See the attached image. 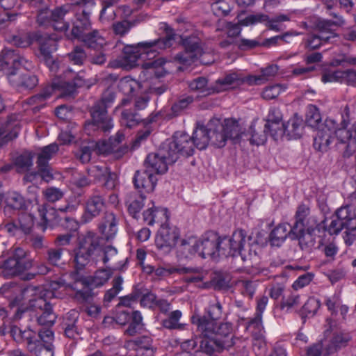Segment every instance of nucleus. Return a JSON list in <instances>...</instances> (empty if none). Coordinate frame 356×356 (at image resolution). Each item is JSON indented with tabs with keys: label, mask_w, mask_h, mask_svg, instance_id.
<instances>
[{
	"label": "nucleus",
	"mask_w": 356,
	"mask_h": 356,
	"mask_svg": "<svg viewBox=\"0 0 356 356\" xmlns=\"http://www.w3.org/2000/svg\"><path fill=\"white\" fill-rule=\"evenodd\" d=\"M175 40V34L171 29L166 35L156 40L138 42L137 44L126 45L122 50L121 61L122 65L131 68L136 67L140 60H148L142 64L144 70H152L156 77H163L167 71L163 66L165 60L163 58H158L154 60L159 54V50L165 49L172 46Z\"/></svg>",
	"instance_id": "f257e3e1"
},
{
	"label": "nucleus",
	"mask_w": 356,
	"mask_h": 356,
	"mask_svg": "<svg viewBox=\"0 0 356 356\" xmlns=\"http://www.w3.org/2000/svg\"><path fill=\"white\" fill-rule=\"evenodd\" d=\"M192 323L200 334V351L196 356L204 354L213 356L224 350H229L238 339L233 333V325L229 322L209 321L206 316L192 318Z\"/></svg>",
	"instance_id": "f03ea898"
},
{
	"label": "nucleus",
	"mask_w": 356,
	"mask_h": 356,
	"mask_svg": "<svg viewBox=\"0 0 356 356\" xmlns=\"http://www.w3.org/2000/svg\"><path fill=\"white\" fill-rule=\"evenodd\" d=\"M75 19L70 32L71 39H76L88 48L100 49L105 44L104 38L97 29H92L90 15L95 6L94 0H72Z\"/></svg>",
	"instance_id": "7ed1b4c3"
},
{
	"label": "nucleus",
	"mask_w": 356,
	"mask_h": 356,
	"mask_svg": "<svg viewBox=\"0 0 356 356\" xmlns=\"http://www.w3.org/2000/svg\"><path fill=\"white\" fill-rule=\"evenodd\" d=\"M10 334L17 343H26L28 351L35 356H54V346L52 343L54 334L50 329L34 331L29 327L22 330L12 325Z\"/></svg>",
	"instance_id": "20e7f679"
},
{
	"label": "nucleus",
	"mask_w": 356,
	"mask_h": 356,
	"mask_svg": "<svg viewBox=\"0 0 356 356\" xmlns=\"http://www.w3.org/2000/svg\"><path fill=\"white\" fill-rule=\"evenodd\" d=\"M33 266V259L28 257L27 252L22 248H16L11 255L1 264L6 277H13L22 275L24 280H31L37 275H47L50 268L44 262L37 264L35 272L24 273Z\"/></svg>",
	"instance_id": "39448f33"
},
{
	"label": "nucleus",
	"mask_w": 356,
	"mask_h": 356,
	"mask_svg": "<svg viewBox=\"0 0 356 356\" xmlns=\"http://www.w3.org/2000/svg\"><path fill=\"white\" fill-rule=\"evenodd\" d=\"M99 251L100 238L96 233L89 231L79 238V245L74 249L71 258L73 270L70 277L74 283L83 275L86 267Z\"/></svg>",
	"instance_id": "423d86ee"
},
{
	"label": "nucleus",
	"mask_w": 356,
	"mask_h": 356,
	"mask_svg": "<svg viewBox=\"0 0 356 356\" xmlns=\"http://www.w3.org/2000/svg\"><path fill=\"white\" fill-rule=\"evenodd\" d=\"M292 240H298L302 250L314 245L315 236L326 237L327 235H334V219L325 218L321 222L316 223L315 226L309 225L299 227L296 230L291 231Z\"/></svg>",
	"instance_id": "0eeeda50"
},
{
	"label": "nucleus",
	"mask_w": 356,
	"mask_h": 356,
	"mask_svg": "<svg viewBox=\"0 0 356 356\" xmlns=\"http://www.w3.org/2000/svg\"><path fill=\"white\" fill-rule=\"evenodd\" d=\"M196 135L200 136L197 148L200 150L205 149L209 143L216 147H223L227 140L223 124L216 118L210 120L205 126L198 127L196 129Z\"/></svg>",
	"instance_id": "6e6552de"
},
{
	"label": "nucleus",
	"mask_w": 356,
	"mask_h": 356,
	"mask_svg": "<svg viewBox=\"0 0 356 356\" xmlns=\"http://www.w3.org/2000/svg\"><path fill=\"white\" fill-rule=\"evenodd\" d=\"M200 140V136L196 135V129L191 137L188 134L177 131L171 140H168L163 145L169 152V157L172 161H177L180 156H190L194 153L195 147Z\"/></svg>",
	"instance_id": "1a4fd4ad"
},
{
	"label": "nucleus",
	"mask_w": 356,
	"mask_h": 356,
	"mask_svg": "<svg viewBox=\"0 0 356 356\" xmlns=\"http://www.w3.org/2000/svg\"><path fill=\"white\" fill-rule=\"evenodd\" d=\"M112 273L110 270L102 268L97 270L92 275H85L74 283V285L81 284V289L75 293L78 300L87 302L95 296L94 289L103 286L111 278Z\"/></svg>",
	"instance_id": "9d476101"
},
{
	"label": "nucleus",
	"mask_w": 356,
	"mask_h": 356,
	"mask_svg": "<svg viewBox=\"0 0 356 356\" xmlns=\"http://www.w3.org/2000/svg\"><path fill=\"white\" fill-rule=\"evenodd\" d=\"M179 43L184 51L177 54L174 57V60L179 64L190 66L204 52L202 41L196 34L181 35Z\"/></svg>",
	"instance_id": "9b49d317"
},
{
	"label": "nucleus",
	"mask_w": 356,
	"mask_h": 356,
	"mask_svg": "<svg viewBox=\"0 0 356 356\" xmlns=\"http://www.w3.org/2000/svg\"><path fill=\"white\" fill-rule=\"evenodd\" d=\"M68 10L66 6L58 7L54 10L48 8L39 9L36 16V22L40 27L52 28L58 31H67L69 23L65 21Z\"/></svg>",
	"instance_id": "f8f14e48"
},
{
	"label": "nucleus",
	"mask_w": 356,
	"mask_h": 356,
	"mask_svg": "<svg viewBox=\"0 0 356 356\" xmlns=\"http://www.w3.org/2000/svg\"><path fill=\"white\" fill-rule=\"evenodd\" d=\"M77 204L70 202H67L65 205L60 207L58 209L47 204L39 206L38 211L40 221L38 223V226L40 227L43 232L48 227L53 228L60 222V217L58 215V211L61 213H73L77 209Z\"/></svg>",
	"instance_id": "ddd939ff"
},
{
	"label": "nucleus",
	"mask_w": 356,
	"mask_h": 356,
	"mask_svg": "<svg viewBox=\"0 0 356 356\" xmlns=\"http://www.w3.org/2000/svg\"><path fill=\"white\" fill-rule=\"evenodd\" d=\"M222 237L213 232H208L200 240L199 256L202 258L218 259L220 256L225 257L227 252L223 246Z\"/></svg>",
	"instance_id": "4468645a"
},
{
	"label": "nucleus",
	"mask_w": 356,
	"mask_h": 356,
	"mask_svg": "<svg viewBox=\"0 0 356 356\" xmlns=\"http://www.w3.org/2000/svg\"><path fill=\"white\" fill-rule=\"evenodd\" d=\"M63 76H56L52 79L51 87L53 92L58 90L63 96H72L76 92L77 88L82 87L85 81L76 72L67 70L63 72Z\"/></svg>",
	"instance_id": "2eb2a0df"
},
{
	"label": "nucleus",
	"mask_w": 356,
	"mask_h": 356,
	"mask_svg": "<svg viewBox=\"0 0 356 356\" xmlns=\"http://www.w3.org/2000/svg\"><path fill=\"white\" fill-rule=\"evenodd\" d=\"M223 240V246L227 254L225 257H241L242 261H245L247 259V254L245 246L247 243V239L250 240V237H248L247 232L244 229H236L232 236L222 237Z\"/></svg>",
	"instance_id": "dca6fc26"
},
{
	"label": "nucleus",
	"mask_w": 356,
	"mask_h": 356,
	"mask_svg": "<svg viewBox=\"0 0 356 356\" xmlns=\"http://www.w3.org/2000/svg\"><path fill=\"white\" fill-rule=\"evenodd\" d=\"M326 326L323 337L305 348L306 356H330L334 353V330L331 317L326 319Z\"/></svg>",
	"instance_id": "f3484780"
},
{
	"label": "nucleus",
	"mask_w": 356,
	"mask_h": 356,
	"mask_svg": "<svg viewBox=\"0 0 356 356\" xmlns=\"http://www.w3.org/2000/svg\"><path fill=\"white\" fill-rule=\"evenodd\" d=\"M31 307L33 314L30 316H34L39 325L51 327L54 324L56 316L52 305L44 297L31 300Z\"/></svg>",
	"instance_id": "a211bd4d"
},
{
	"label": "nucleus",
	"mask_w": 356,
	"mask_h": 356,
	"mask_svg": "<svg viewBox=\"0 0 356 356\" xmlns=\"http://www.w3.org/2000/svg\"><path fill=\"white\" fill-rule=\"evenodd\" d=\"M179 237V231L175 227L163 222L157 232L155 245L163 253H168L176 245Z\"/></svg>",
	"instance_id": "6ab92c4d"
},
{
	"label": "nucleus",
	"mask_w": 356,
	"mask_h": 356,
	"mask_svg": "<svg viewBox=\"0 0 356 356\" xmlns=\"http://www.w3.org/2000/svg\"><path fill=\"white\" fill-rule=\"evenodd\" d=\"M40 38L36 40L35 42L39 44L40 55L49 71L56 74L58 70V63L54 60L51 54L57 50L58 42L55 39L49 35H43L40 32Z\"/></svg>",
	"instance_id": "aec40b11"
},
{
	"label": "nucleus",
	"mask_w": 356,
	"mask_h": 356,
	"mask_svg": "<svg viewBox=\"0 0 356 356\" xmlns=\"http://www.w3.org/2000/svg\"><path fill=\"white\" fill-rule=\"evenodd\" d=\"M169 152L162 144L157 153H149L145 160L146 170L156 174H163L168 170V165L176 161H172L169 157Z\"/></svg>",
	"instance_id": "412c9836"
},
{
	"label": "nucleus",
	"mask_w": 356,
	"mask_h": 356,
	"mask_svg": "<svg viewBox=\"0 0 356 356\" xmlns=\"http://www.w3.org/2000/svg\"><path fill=\"white\" fill-rule=\"evenodd\" d=\"M106 209V200L103 195L99 193H93L86 202L84 213L81 217V221L88 223Z\"/></svg>",
	"instance_id": "4be33fe9"
},
{
	"label": "nucleus",
	"mask_w": 356,
	"mask_h": 356,
	"mask_svg": "<svg viewBox=\"0 0 356 356\" xmlns=\"http://www.w3.org/2000/svg\"><path fill=\"white\" fill-rule=\"evenodd\" d=\"M334 136V120L327 119L321 124L314 138L313 146L319 152H326Z\"/></svg>",
	"instance_id": "5701e85b"
},
{
	"label": "nucleus",
	"mask_w": 356,
	"mask_h": 356,
	"mask_svg": "<svg viewBox=\"0 0 356 356\" xmlns=\"http://www.w3.org/2000/svg\"><path fill=\"white\" fill-rule=\"evenodd\" d=\"M101 104L95 102L90 108L92 122L97 129L104 133L110 132L114 126L113 120L108 114V109Z\"/></svg>",
	"instance_id": "b1692460"
},
{
	"label": "nucleus",
	"mask_w": 356,
	"mask_h": 356,
	"mask_svg": "<svg viewBox=\"0 0 356 356\" xmlns=\"http://www.w3.org/2000/svg\"><path fill=\"white\" fill-rule=\"evenodd\" d=\"M19 66L25 69L32 67V63L24 57L16 53V50L11 49H3L0 52V71L12 67L15 70Z\"/></svg>",
	"instance_id": "393cba45"
},
{
	"label": "nucleus",
	"mask_w": 356,
	"mask_h": 356,
	"mask_svg": "<svg viewBox=\"0 0 356 356\" xmlns=\"http://www.w3.org/2000/svg\"><path fill=\"white\" fill-rule=\"evenodd\" d=\"M90 170L95 181L106 190H114L119 184L117 174L111 172L106 165H94Z\"/></svg>",
	"instance_id": "a878e982"
},
{
	"label": "nucleus",
	"mask_w": 356,
	"mask_h": 356,
	"mask_svg": "<svg viewBox=\"0 0 356 356\" xmlns=\"http://www.w3.org/2000/svg\"><path fill=\"white\" fill-rule=\"evenodd\" d=\"M21 67L26 70L31 68L25 69L23 66H19L15 70H11L8 74L10 82L17 88L33 89L38 83L37 76L29 72H23Z\"/></svg>",
	"instance_id": "bb28decb"
},
{
	"label": "nucleus",
	"mask_w": 356,
	"mask_h": 356,
	"mask_svg": "<svg viewBox=\"0 0 356 356\" xmlns=\"http://www.w3.org/2000/svg\"><path fill=\"white\" fill-rule=\"evenodd\" d=\"M157 178L149 170H137L133 178V183L138 193L144 194L152 192L156 185Z\"/></svg>",
	"instance_id": "cd10ccee"
},
{
	"label": "nucleus",
	"mask_w": 356,
	"mask_h": 356,
	"mask_svg": "<svg viewBox=\"0 0 356 356\" xmlns=\"http://www.w3.org/2000/svg\"><path fill=\"white\" fill-rule=\"evenodd\" d=\"M0 200L4 204V211L6 213L25 211L29 204L24 197L16 191H8L2 194Z\"/></svg>",
	"instance_id": "c85d7f7f"
},
{
	"label": "nucleus",
	"mask_w": 356,
	"mask_h": 356,
	"mask_svg": "<svg viewBox=\"0 0 356 356\" xmlns=\"http://www.w3.org/2000/svg\"><path fill=\"white\" fill-rule=\"evenodd\" d=\"M177 256L181 259H189L200 250V240L194 236L182 238L176 244Z\"/></svg>",
	"instance_id": "c756f323"
},
{
	"label": "nucleus",
	"mask_w": 356,
	"mask_h": 356,
	"mask_svg": "<svg viewBox=\"0 0 356 356\" xmlns=\"http://www.w3.org/2000/svg\"><path fill=\"white\" fill-rule=\"evenodd\" d=\"M21 127L17 120L8 119L0 125V147L15 140L19 136Z\"/></svg>",
	"instance_id": "7c9ffc66"
},
{
	"label": "nucleus",
	"mask_w": 356,
	"mask_h": 356,
	"mask_svg": "<svg viewBox=\"0 0 356 356\" xmlns=\"http://www.w3.org/2000/svg\"><path fill=\"white\" fill-rule=\"evenodd\" d=\"M152 206L143 213V221L149 226L155 223L161 224L169 220L168 210L166 208L155 207L154 202H151Z\"/></svg>",
	"instance_id": "2f4dec72"
},
{
	"label": "nucleus",
	"mask_w": 356,
	"mask_h": 356,
	"mask_svg": "<svg viewBox=\"0 0 356 356\" xmlns=\"http://www.w3.org/2000/svg\"><path fill=\"white\" fill-rule=\"evenodd\" d=\"M335 136L342 143H347L344 151L345 156H350L356 152V122L352 129H339L335 131Z\"/></svg>",
	"instance_id": "473e14b6"
},
{
	"label": "nucleus",
	"mask_w": 356,
	"mask_h": 356,
	"mask_svg": "<svg viewBox=\"0 0 356 356\" xmlns=\"http://www.w3.org/2000/svg\"><path fill=\"white\" fill-rule=\"evenodd\" d=\"M241 324L245 325V329L248 330L254 339L263 340L264 339V326L263 323V317L254 315L252 318H240Z\"/></svg>",
	"instance_id": "72a5a7b5"
},
{
	"label": "nucleus",
	"mask_w": 356,
	"mask_h": 356,
	"mask_svg": "<svg viewBox=\"0 0 356 356\" xmlns=\"http://www.w3.org/2000/svg\"><path fill=\"white\" fill-rule=\"evenodd\" d=\"M292 225L287 222L278 224L271 230L269 241L271 245L280 247L289 237L292 239Z\"/></svg>",
	"instance_id": "f704fd0d"
},
{
	"label": "nucleus",
	"mask_w": 356,
	"mask_h": 356,
	"mask_svg": "<svg viewBox=\"0 0 356 356\" xmlns=\"http://www.w3.org/2000/svg\"><path fill=\"white\" fill-rule=\"evenodd\" d=\"M140 88V83L131 76H125L121 79L118 83V88L120 92L127 97L121 100V102L116 106L115 110L129 104L131 102L129 96L134 95L136 90Z\"/></svg>",
	"instance_id": "c9c22d12"
},
{
	"label": "nucleus",
	"mask_w": 356,
	"mask_h": 356,
	"mask_svg": "<svg viewBox=\"0 0 356 356\" xmlns=\"http://www.w3.org/2000/svg\"><path fill=\"white\" fill-rule=\"evenodd\" d=\"M146 197L144 194L137 192H131L127 194L125 200V205L127 207L129 214L134 219H138L141 209L145 205Z\"/></svg>",
	"instance_id": "e433bc0d"
},
{
	"label": "nucleus",
	"mask_w": 356,
	"mask_h": 356,
	"mask_svg": "<svg viewBox=\"0 0 356 356\" xmlns=\"http://www.w3.org/2000/svg\"><path fill=\"white\" fill-rule=\"evenodd\" d=\"M304 122L301 117L295 113L284 125V134L289 140L298 139L303 133Z\"/></svg>",
	"instance_id": "4c0bfd02"
},
{
	"label": "nucleus",
	"mask_w": 356,
	"mask_h": 356,
	"mask_svg": "<svg viewBox=\"0 0 356 356\" xmlns=\"http://www.w3.org/2000/svg\"><path fill=\"white\" fill-rule=\"evenodd\" d=\"M240 73L238 72H229L216 81L217 91H224L229 88L240 86Z\"/></svg>",
	"instance_id": "58836bf2"
},
{
	"label": "nucleus",
	"mask_w": 356,
	"mask_h": 356,
	"mask_svg": "<svg viewBox=\"0 0 356 356\" xmlns=\"http://www.w3.org/2000/svg\"><path fill=\"white\" fill-rule=\"evenodd\" d=\"M99 229L106 241H110L115 238L118 232V221L115 216L111 213L99 225Z\"/></svg>",
	"instance_id": "ea45409f"
},
{
	"label": "nucleus",
	"mask_w": 356,
	"mask_h": 356,
	"mask_svg": "<svg viewBox=\"0 0 356 356\" xmlns=\"http://www.w3.org/2000/svg\"><path fill=\"white\" fill-rule=\"evenodd\" d=\"M309 213L310 209L306 204H301L298 207L294 216L295 222L292 225V229L293 231L296 230L299 227L309 226L308 223L310 221L314 222V225L317 223L314 218L309 217Z\"/></svg>",
	"instance_id": "a19ab883"
},
{
	"label": "nucleus",
	"mask_w": 356,
	"mask_h": 356,
	"mask_svg": "<svg viewBox=\"0 0 356 356\" xmlns=\"http://www.w3.org/2000/svg\"><path fill=\"white\" fill-rule=\"evenodd\" d=\"M53 92L52 87L50 85H47L40 92L29 97L26 99V103L30 106H33V110L39 111L44 107L46 101L51 97Z\"/></svg>",
	"instance_id": "79ce46f5"
},
{
	"label": "nucleus",
	"mask_w": 356,
	"mask_h": 356,
	"mask_svg": "<svg viewBox=\"0 0 356 356\" xmlns=\"http://www.w3.org/2000/svg\"><path fill=\"white\" fill-rule=\"evenodd\" d=\"M124 139V134L118 131L115 136L109 138L108 141H103L102 143H97V147L101 153L103 154H109L115 151L118 146Z\"/></svg>",
	"instance_id": "37998d69"
},
{
	"label": "nucleus",
	"mask_w": 356,
	"mask_h": 356,
	"mask_svg": "<svg viewBox=\"0 0 356 356\" xmlns=\"http://www.w3.org/2000/svg\"><path fill=\"white\" fill-rule=\"evenodd\" d=\"M335 235H337L340 229L352 224H355L354 217L351 216L349 207L346 206L341 207L335 212Z\"/></svg>",
	"instance_id": "c03bdc74"
},
{
	"label": "nucleus",
	"mask_w": 356,
	"mask_h": 356,
	"mask_svg": "<svg viewBox=\"0 0 356 356\" xmlns=\"http://www.w3.org/2000/svg\"><path fill=\"white\" fill-rule=\"evenodd\" d=\"M40 38V31H30L24 34L13 35L12 43L17 47L26 48Z\"/></svg>",
	"instance_id": "a18cd8bd"
},
{
	"label": "nucleus",
	"mask_w": 356,
	"mask_h": 356,
	"mask_svg": "<svg viewBox=\"0 0 356 356\" xmlns=\"http://www.w3.org/2000/svg\"><path fill=\"white\" fill-rule=\"evenodd\" d=\"M225 134L227 140H230L233 143H238L241 140L242 133L238 123L236 120L226 119L223 124Z\"/></svg>",
	"instance_id": "49530a36"
},
{
	"label": "nucleus",
	"mask_w": 356,
	"mask_h": 356,
	"mask_svg": "<svg viewBox=\"0 0 356 356\" xmlns=\"http://www.w3.org/2000/svg\"><path fill=\"white\" fill-rule=\"evenodd\" d=\"M123 279L121 276L114 277L112 281V287L106 290L103 298V304L105 307H109L110 303L116 298V296L122 291Z\"/></svg>",
	"instance_id": "de8ad7c7"
},
{
	"label": "nucleus",
	"mask_w": 356,
	"mask_h": 356,
	"mask_svg": "<svg viewBox=\"0 0 356 356\" xmlns=\"http://www.w3.org/2000/svg\"><path fill=\"white\" fill-rule=\"evenodd\" d=\"M59 147L56 143H51L41 148L37 157V165L46 166L49 161L58 152Z\"/></svg>",
	"instance_id": "09e8293b"
},
{
	"label": "nucleus",
	"mask_w": 356,
	"mask_h": 356,
	"mask_svg": "<svg viewBox=\"0 0 356 356\" xmlns=\"http://www.w3.org/2000/svg\"><path fill=\"white\" fill-rule=\"evenodd\" d=\"M33 154L30 151H24L13 159V164L18 172H27L33 165Z\"/></svg>",
	"instance_id": "8fccbe9b"
},
{
	"label": "nucleus",
	"mask_w": 356,
	"mask_h": 356,
	"mask_svg": "<svg viewBox=\"0 0 356 356\" xmlns=\"http://www.w3.org/2000/svg\"><path fill=\"white\" fill-rule=\"evenodd\" d=\"M182 313L180 310L172 311L168 318L162 321L163 327L168 330H186L188 325L179 322Z\"/></svg>",
	"instance_id": "3c124183"
},
{
	"label": "nucleus",
	"mask_w": 356,
	"mask_h": 356,
	"mask_svg": "<svg viewBox=\"0 0 356 356\" xmlns=\"http://www.w3.org/2000/svg\"><path fill=\"white\" fill-rule=\"evenodd\" d=\"M78 316L74 312H70L67 314V319L63 322V328L65 335L70 339H75L80 333L76 325Z\"/></svg>",
	"instance_id": "603ef678"
},
{
	"label": "nucleus",
	"mask_w": 356,
	"mask_h": 356,
	"mask_svg": "<svg viewBox=\"0 0 356 356\" xmlns=\"http://www.w3.org/2000/svg\"><path fill=\"white\" fill-rule=\"evenodd\" d=\"M120 122L122 125L131 129L142 122L140 114L131 109H124L121 113Z\"/></svg>",
	"instance_id": "864d4df0"
},
{
	"label": "nucleus",
	"mask_w": 356,
	"mask_h": 356,
	"mask_svg": "<svg viewBox=\"0 0 356 356\" xmlns=\"http://www.w3.org/2000/svg\"><path fill=\"white\" fill-rule=\"evenodd\" d=\"M188 272L187 268H179L177 266L166 264L163 266H158L154 270V275L159 278L169 277L173 274H185Z\"/></svg>",
	"instance_id": "5fc2aeb1"
},
{
	"label": "nucleus",
	"mask_w": 356,
	"mask_h": 356,
	"mask_svg": "<svg viewBox=\"0 0 356 356\" xmlns=\"http://www.w3.org/2000/svg\"><path fill=\"white\" fill-rule=\"evenodd\" d=\"M131 318L126 332L129 335H134L143 328V316L140 312L133 311L130 314Z\"/></svg>",
	"instance_id": "6e6d98bb"
},
{
	"label": "nucleus",
	"mask_w": 356,
	"mask_h": 356,
	"mask_svg": "<svg viewBox=\"0 0 356 356\" xmlns=\"http://www.w3.org/2000/svg\"><path fill=\"white\" fill-rule=\"evenodd\" d=\"M38 166V171L34 172L27 173L24 176V179L27 181H33L35 177L39 175L42 179L44 181L49 182L50 180L53 179V175L51 170V168L49 164H47L46 166Z\"/></svg>",
	"instance_id": "4d7b16f0"
},
{
	"label": "nucleus",
	"mask_w": 356,
	"mask_h": 356,
	"mask_svg": "<svg viewBox=\"0 0 356 356\" xmlns=\"http://www.w3.org/2000/svg\"><path fill=\"white\" fill-rule=\"evenodd\" d=\"M321 121V116L318 108L312 104L308 106L306 113L305 123L312 128H320L319 124Z\"/></svg>",
	"instance_id": "13d9d810"
},
{
	"label": "nucleus",
	"mask_w": 356,
	"mask_h": 356,
	"mask_svg": "<svg viewBox=\"0 0 356 356\" xmlns=\"http://www.w3.org/2000/svg\"><path fill=\"white\" fill-rule=\"evenodd\" d=\"M206 314L209 321H218L221 318L222 315V306L218 299L209 302L206 309Z\"/></svg>",
	"instance_id": "bf43d9fd"
},
{
	"label": "nucleus",
	"mask_w": 356,
	"mask_h": 356,
	"mask_svg": "<svg viewBox=\"0 0 356 356\" xmlns=\"http://www.w3.org/2000/svg\"><path fill=\"white\" fill-rule=\"evenodd\" d=\"M21 232L29 234L34 225V216L31 213H22L17 220Z\"/></svg>",
	"instance_id": "052dcab7"
},
{
	"label": "nucleus",
	"mask_w": 356,
	"mask_h": 356,
	"mask_svg": "<svg viewBox=\"0 0 356 356\" xmlns=\"http://www.w3.org/2000/svg\"><path fill=\"white\" fill-rule=\"evenodd\" d=\"M237 286L240 288L241 293L243 296L252 299L257 286L255 282L249 280H242L237 282Z\"/></svg>",
	"instance_id": "680f3d73"
},
{
	"label": "nucleus",
	"mask_w": 356,
	"mask_h": 356,
	"mask_svg": "<svg viewBox=\"0 0 356 356\" xmlns=\"http://www.w3.org/2000/svg\"><path fill=\"white\" fill-rule=\"evenodd\" d=\"M320 307V302L314 298H309L302 306L300 312L302 318L313 316Z\"/></svg>",
	"instance_id": "e2e57ef3"
},
{
	"label": "nucleus",
	"mask_w": 356,
	"mask_h": 356,
	"mask_svg": "<svg viewBox=\"0 0 356 356\" xmlns=\"http://www.w3.org/2000/svg\"><path fill=\"white\" fill-rule=\"evenodd\" d=\"M152 131V127H147V125H143V128L138 131L135 139L132 141L131 149H136L138 148L143 143L147 140Z\"/></svg>",
	"instance_id": "0e129e2a"
},
{
	"label": "nucleus",
	"mask_w": 356,
	"mask_h": 356,
	"mask_svg": "<svg viewBox=\"0 0 356 356\" xmlns=\"http://www.w3.org/2000/svg\"><path fill=\"white\" fill-rule=\"evenodd\" d=\"M70 61L76 65H82L86 59V53L84 49L79 46H76L72 51L67 54Z\"/></svg>",
	"instance_id": "69168bd1"
},
{
	"label": "nucleus",
	"mask_w": 356,
	"mask_h": 356,
	"mask_svg": "<svg viewBox=\"0 0 356 356\" xmlns=\"http://www.w3.org/2000/svg\"><path fill=\"white\" fill-rule=\"evenodd\" d=\"M62 280L51 281L47 284L40 292L39 297H44L47 300L48 298L56 297V291L63 286Z\"/></svg>",
	"instance_id": "338daca9"
},
{
	"label": "nucleus",
	"mask_w": 356,
	"mask_h": 356,
	"mask_svg": "<svg viewBox=\"0 0 356 356\" xmlns=\"http://www.w3.org/2000/svg\"><path fill=\"white\" fill-rule=\"evenodd\" d=\"M193 97L190 95L179 98L171 106L173 115L175 116L179 115L184 110L193 103Z\"/></svg>",
	"instance_id": "774afa93"
}]
</instances>
